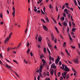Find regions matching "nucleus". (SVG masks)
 <instances>
[{"label": "nucleus", "instance_id": "obj_48", "mask_svg": "<svg viewBox=\"0 0 80 80\" xmlns=\"http://www.w3.org/2000/svg\"><path fill=\"white\" fill-rule=\"evenodd\" d=\"M0 17H1V18H2V17H3V16H2V13L1 15L0 13Z\"/></svg>", "mask_w": 80, "mask_h": 80}, {"label": "nucleus", "instance_id": "obj_12", "mask_svg": "<svg viewBox=\"0 0 80 80\" xmlns=\"http://www.w3.org/2000/svg\"><path fill=\"white\" fill-rule=\"evenodd\" d=\"M46 50L47 49H46V48H44L43 49L44 52V53H47V51H46Z\"/></svg>", "mask_w": 80, "mask_h": 80}, {"label": "nucleus", "instance_id": "obj_49", "mask_svg": "<svg viewBox=\"0 0 80 80\" xmlns=\"http://www.w3.org/2000/svg\"><path fill=\"white\" fill-rule=\"evenodd\" d=\"M67 32H69V28L68 27L67 30Z\"/></svg>", "mask_w": 80, "mask_h": 80}, {"label": "nucleus", "instance_id": "obj_53", "mask_svg": "<svg viewBox=\"0 0 80 80\" xmlns=\"http://www.w3.org/2000/svg\"><path fill=\"white\" fill-rule=\"evenodd\" d=\"M54 42H55V43H57V39H55L54 40Z\"/></svg>", "mask_w": 80, "mask_h": 80}, {"label": "nucleus", "instance_id": "obj_58", "mask_svg": "<svg viewBox=\"0 0 80 80\" xmlns=\"http://www.w3.org/2000/svg\"><path fill=\"white\" fill-rule=\"evenodd\" d=\"M40 58H43V55H41L40 56Z\"/></svg>", "mask_w": 80, "mask_h": 80}, {"label": "nucleus", "instance_id": "obj_62", "mask_svg": "<svg viewBox=\"0 0 80 80\" xmlns=\"http://www.w3.org/2000/svg\"><path fill=\"white\" fill-rule=\"evenodd\" d=\"M52 57H49V60H52Z\"/></svg>", "mask_w": 80, "mask_h": 80}, {"label": "nucleus", "instance_id": "obj_17", "mask_svg": "<svg viewBox=\"0 0 80 80\" xmlns=\"http://www.w3.org/2000/svg\"><path fill=\"white\" fill-rule=\"evenodd\" d=\"M71 16V14L69 13V14L68 15V17L69 18H70V16Z\"/></svg>", "mask_w": 80, "mask_h": 80}, {"label": "nucleus", "instance_id": "obj_60", "mask_svg": "<svg viewBox=\"0 0 80 80\" xmlns=\"http://www.w3.org/2000/svg\"><path fill=\"white\" fill-rule=\"evenodd\" d=\"M57 71V69H56L54 71V74L55 75H56V72Z\"/></svg>", "mask_w": 80, "mask_h": 80}, {"label": "nucleus", "instance_id": "obj_14", "mask_svg": "<svg viewBox=\"0 0 80 80\" xmlns=\"http://www.w3.org/2000/svg\"><path fill=\"white\" fill-rule=\"evenodd\" d=\"M41 20L42 22H43V23H46V22L45 21V20H44L43 19H41Z\"/></svg>", "mask_w": 80, "mask_h": 80}, {"label": "nucleus", "instance_id": "obj_45", "mask_svg": "<svg viewBox=\"0 0 80 80\" xmlns=\"http://www.w3.org/2000/svg\"><path fill=\"white\" fill-rule=\"evenodd\" d=\"M63 45H64V46L65 47H66V42H65L64 43Z\"/></svg>", "mask_w": 80, "mask_h": 80}, {"label": "nucleus", "instance_id": "obj_25", "mask_svg": "<svg viewBox=\"0 0 80 80\" xmlns=\"http://www.w3.org/2000/svg\"><path fill=\"white\" fill-rule=\"evenodd\" d=\"M47 76H48V77H49V72H48V71L47 72Z\"/></svg>", "mask_w": 80, "mask_h": 80}, {"label": "nucleus", "instance_id": "obj_11", "mask_svg": "<svg viewBox=\"0 0 80 80\" xmlns=\"http://www.w3.org/2000/svg\"><path fill=\"white\" fill-rule=\"evenodd\" d=\"M48 46L50 48H52V46L51 45H50V44L48 43Z\"/></svg>", "mask_w": 80, "mask_h": 80}, {"label": "nucleus", "instance_id": "obj_2", "mask_svg": "<svg viewBox=\"0 0 80 80\" xmlns=\"http://www.w3.org/2000/svg\"><path fill=\"white\" fill-rule=\"evenodd\" d=\"M54 72V70H53V69H52L50 71V74H51L52 75H53Z\"/></svg>", "mask_w": 80, "mask_h": 80}, {"label": "nucleus", "instance_id": "obj_36", "mask_svg": "<svg viewBox=\"0 0 80 80\" xmlns=\"http://www.w3.org/2000/svg\"><path fill=\"white\" fill-rule=\"evenodd\" d=\"M42 61L43 63H44V62H45V60H44V59H42Z\"/></svg>", "mask_w": 80, "mask_h": 80}, {"label": "nucleus", "instance_id": "obj_63", "mask_svg": "<svg viewBox=\"0 0 80 80\" xmlns=\"http://www.w3.org/2000/svg\"><path fill=\"white\" fill-rule=\"evenodd\" d=\"M67 77L66 79H68V78H69V76H66Z\"/></svg>", "mask_w": 80, "mask_h": 80}, {"label": "nucleus", "instance_id": "obj_55", "mask_svg": "<svg viewBox=\"0 0 80 80\" xmlns=\"http://www.w3.org/2000/svg\"><path fill=\"white\" fill-rule=\"evenodd\" d=\"M27 31H28V29H26L25 31V32L26 33H27Z\"/></svg>", "mask_w": 80, "mask_h": 80}, {"label": "nucleus", "instance_id": "obj_27", "mask_svg": "<svg viewBox=\"0 0 80 80\" xmlns=\"http://www.w3.org/2000/svg\"><path fill=\"white\" fill-rule=\"evenodd\" d=\"M52 20L53 21H54V22H55V23H57V21H56V20H55V19L54 18L52 19Z\"/></svg>", "mask_w": 80, "mask_h": 80}, {"label": "nucleus", "instance_id": "obj_30", "mask_svg": "<svg viewBox=\"0 0 80 80\" xmlns=\"http://www.w3.org/2000/svg\"><path fill=\"white\" fill-rule=\"evenodd\" d=\"M65 5H63L62 7V9L63 10L64 9V8H65Z\"/></svg>", "mask_w": 80, "mask_h": 80}, {"label": "nucleus", "instance_id": "obj_50", "mask_svg": "<svg viewBox=\"0 0 80 80\" xmlns=\"http://www.w3.org/2000/svg\"><path fill=\"white\" fill-rule=\"evenodd\" d=\"M60 68H61L62 70H64V68H63V67H60Z\"/></svg>", "mask_w": 80, "mask_h": 80}, {"label": "nucleus", "instance_id": "obj_35", "mask_svg": "<svg viewBox=\"0 0 80 80\" xmlns=\"http://www.w3.org/2000/svg\"><path fill=\"white\" fill-rule=\"evenodd\" d=\"M78 4L79 5V6H80V1H79V0H78Z\"/></svg>", "mask_w": 80, "mask_h": 80}, {"label": "nucleus", "instance_id": "obj_20", "mask_svg": "<svg viewBox=\"0 0 80 80\" xmlns=\"http://www.w3.org/2000/svg\"><path fill=\"white\" fill-rule=\"evenodd\" d=\"M58 62H59V61H58L57 59L55 61V63L56 64H58Z\"/></svg>", "mask_w": 80, "mask_h": 80}, {"label": "nucleus", "instance_id": "obj_47", "mask_svg": "<svg viewBox=\"0 0 80 80\" xmlns=\"http://www.w3.org/2000/svg\"><path fill=\"white\" fill-rule=\"evenodd\" d=\"M59 65H62V62L61 61H59Z\"/></svg>", "mask_w": 80, "mask_h": 80}, {"label": "nucleus", "instance_id": "obj_10", "mask_svg": "<svg viewBox=\"0 0 80 80\" xmlns=\"http://www.w3.org/2000/svg\"><path fill=\"white\" fill-rule=\"evenodd\" d=\"M54 28L55 30H56V32H57L58 33H59V32H58V30L57 28L56 27H55Z\"/></svg>", "mask_w": 80, "mask_h": 80}, {"label": "nucleus", "instance_id": "obj_52", "mask_svg": "<svg viewBox=\"0 0 80 80\" xmlns=\"http://www.w3.org/2000/svg\"><path fill=\"white\" fill-rule=\"evenodd\" d=\"M63 77H60V80H63Z\"/></svg>", "mask_w": 80, "mask_h": 80}, {"label": "nucleus", "instance_id": "obj_32", "mask_svg": "<svg viewBox=\"0 0 80 80\" xmlns=\"http://www.w3.org/2000/svg\"><path fill=\"white\" fill-rule=\"evenodd\" d=\"M43 65H41L40 66V68L41 69H42L43 68Z\"/></svg>", "mask_w": 80, "mask_h": 80}, {"label": "nucleus", "instance_id": "obj_29", "mask_svg": "<svg viewBox=\"0 0 80 80\" xmlns=\"http://www.w3.org/2000/svg\"><path fill=\"white\" fill-rule=\"evenodd\" d=\"M63 15L64 17H66V14L65 13H63Z\"/></svg>", "mask_w": 80, "mask_h": 80}, {"label": "nucleus", "instance_id": "obj_16", "mask_svg": "<svg viewBox=\"0 0 80 80\" xmlns=\"http://www.w3.org/2000/svg\"><path fill=\"white\" fill-rule=\"evenodd\" d=\"M55 65V64L54 63H53L52 65H51V68H53L54 67Z\"/></svg>", "mask_w": 80, "mask_h": 80}, {"label": "nucleus", "instance_id": "obj_46", "mask_svg": "<svg viewBox=\"0 0 80 80\" xmlns=\"http://www.w3.org/2000/svg\"><path fill=\"white\" fill-rule=\"evenodd\" d=\"M58 24H59V25H60V26L61 27H62V24H61V23H60V22H59V23H58Z\"/></svg>", "mask_w": 80, "mask_h": 80}, {"label": "nucleus", "instance_id": "obj_31", "mask_svg": "<svg viewBox=\"0 0 80 80\" xmlns=\"http://www.w3.org/2000/svg\"><path fill=\"white\" fill-rule=\"evenodd\" d=\"M32 53H33V52H31L30 53L31 57H32V56H33V54Z\"/></svg>", "mask_w": 80, "mask_h": 80}, {"label": "nucleus", "instance_id": "obj_8", "mask_svg": "<svg viewBox=\"0 0 80 80\" xmlns=\"http://www.w3.org/2000/svg\"><path fill=\"white\" fill-rule=\"evenodd\" d=\"M45 20L47 23L49 22V19H48V18L47 17H46Z\"/></svg>", "mask_w": 80, "mask_h": 80}, {"label": "nucleus", "instance_id": "obj_19", "mask_svg": "<svg viewBox=\"0 0 80 80\" xmlns=\"http://www.w3.org/2000/svg\"><path fill=\"white\" fill-rule=\"evenodd\" d=\"M76 29V28H73L72 29V32H75Z\"/></svg>", "mask_w": 80, "mask_h": 80}, {"label": "nucleus", "instance_id": "obj_56", "mask_svg": "<svg viewBox=\"0 0 80 80\" xmlns=\"http://www.w3.org/2000/svg\"><path fill=\"white\" fill-rule=\"evenodd\" d=\"M39 71H40L39 73H42V69H41L40 68Z\"/></svg>", "mask_w": 80, "mask_h": 80}, {"label": "nucleus", "instance_id": "obj_3", "mask_svg": "<svg viewBox=\"0 0 80 80\" xmlns=\"http://www.w3.org/2000/svg\"><path fill=\"white\" fill-rule=\"evenodd\" d=\"M9 37H7V38L5 40V41H4V43H7V42H8V40H9Z\"/></svg>", "mask_w": 80, "mask_h": 80}, {"label": "nucleus", "instance_id": "obj_13", "mask_svg": "<svg viewBox=\"0 0 80 80\" xmlns=\"http://www.w3.org/2000/svg\"><path fill=\"white\" fill-rule=\"evenodd\" d=\"M63 25L65 27H67V23L65 22H64Z\"/></svg>", "mask_w": 80, "mask_h": 80}, {"label": "nucleus", "instance_id": "obj_38", "mask_svg": "<svg viewBox=\"0 0 80 80\" xmlns=\"http://www.w3.org/2000/svg\"><path fill=\"white\" fill-rule=\"evenodd\" d=\"M12 10H13L14 13H15V8L14 7H13Z\"/></svg>", "mask_w": 80, "mask_h": 80}, {"label": "nucleus", "instance_id": "obj_34", "mask_svg": "<svg viewBox=\"0 0 80 80\" xmlns=\"http://www.w3.org/2000/svg\"><path fill=\"white\" fill-rule=\"evenodd\" d=\"M64 19H65V18H64V17H62L61 18L62 20L63 21L64 20Z\"/></svg>", "mask_w": 80, "mask_h": 80}, {"label": "nucleus", "instance_id": "obj_44", "mask_svg": "<svg viewBox=\"0 0 80 80\" xmlns=\"http://www.w3.org/2000/svg\"><path fill=\"white\" fill-rule=\"evenodd\" d=\"M64 12H67V9H65L64 10Z\"/></svg>", "mask_w": 80, "mask_h": 80}, {"label": "nucleus", "instance_id": "obj_1", "mask_svg": "<svg viewBox=\"0 0 80 80\" xmlns=\"http://www.w3.org/2000/svg\"><path fill=\"white\" fill-rule=\"evenodd\" d=\"M43 28L46 31H48V29L47 27L45 26L44 25H42Z\"/></svg>", "mask_w": 80, "mask_h": 80}, {"label": "nucleus", "instance_id": "obj_21", "mask_svg": "<svg viewBox=\"0 0 80 80\" xmlns=\"http://www.w3.org/2000/svg\"><path fill=\"white\" fill-rule=\"evenodd\" d=\"M12 35V33H11L9 35V39H10V38H11V35Z\"/></svg>", "mask_w": 80, "mask_h": 80}, {"label": "nucleus", "instance_id": "obj_61", "mask_svg": "<svg viewBox=\"0 0 80 80\" xmlns=\"http://www.w3.org/2000/svg\"><path fill=\"white\" fill-rule=\"evenodd\" d=\"M36 72H37V73H38L39 72V70L38 69H37Z\"/></svg>", "mask_w": 80, "mask_h": 80}, {"label": "nucleus", "instance_id": "obj_24", "mask_svg": "<svg viewBox=\"0 0 80 80\" xmlns=\"http://www.w3.org/2000/svg\"><path fill=\"white\" fill-rule=\"evenodd\" d=\"M47 51L49 53H51L50 52V50H49V49L48 48H47Z\"/></svg>", "mask_w": 80, "mask_h": 80}, {"label": "nucleus", "instance_id": "obj_9", "mask_svg": "<svg viewBox=\"0 0 80 80\" xmlns=\"http://www.w3.org/2000/svg\"><path fill=\"white\" fill-rule=\"evenodd\" d=\"M67 73H68L66 71H65L63 73V74L65 77H66V76L67 75Z\"/></svg>", "mask_w": 80, "mask_h": 80}, {"label": "nucleus", "instance_id": "obj_54", "mask_svg": "<svg viewBox=\"0 0 80 80\" xmlns=\"http://www.w3.org/2000/svg\"><path fill=\"white\" fill-rule=\"evenodd\" d=\"M65 5H66L67 6H68V3L66 2L65 4Z\"/></svg>", "mask_w": 80, "mask_h": 80}, {"label": "nucleus", "instance_id": "obj_40", "mask_svg": "<svg viewBox=\"0 0 80 80\" xmlns=\"http://www.w3.org/2000/svg\"><path fill=\"white\" fill-rule=\"evenodd\" d=\"M56 10L57 11V12H58V8L57 7V6H56Z\"/></svg>", "mask_w": 80, "mask_h": 80}, {"label": "nucleus", "instance_id": "obj_28", "mask_svg": "<svg viewBox=\"0 0 80 80\" xmlns=\"http://www.w3.org/2000/svg\"><path fill=\"white\" fill-rule=\"evenodd\" d=\"M39 74H40V76L42 77V78H43V76L42 75V74H41V72H39Z\"/></svg>", "mask_w": 80, "mask_h": 80}, {"label": "nucleus", "instance_id": "obj_51", "mask_svg": "<svg viewBox=\"0 0 80 80\" xmlns=\"http://www.w3.org/2000/svg\"><path fill=\"white\" fill-rule=\"evenodd\" d=\"M37 38H38V34H37L36 37H35V39H36V40H37Z\"/></svg>", "mask_w": 80, "mask_h": 80}, {"label": "nucleus", "instance_id": "obj_41", "mask_svg": "<svg viewBox=\"0 0 80 80\" xmlns=\"http://www.w3.org/2000/svg\"><path fill=\"white\" fill-rule=\"evenodd\" d=\"M12 15H13V17H15V12H14V11L12 12Z\"/></svg>", "mask_w": 80, "mask_h": 80}, {"label": "nucleus", "instance_id": "obj_5", "mask_svg": "<svg viewBox=\"0 0 80 80\" xmlns=\"http://www.w3.org/2000/svg\"><path fill=\"white\" fill-rule=\"evenodd\" d=\"M42 39V37H41L40 36H39V37L38 38V40L39 42H41Z\"/></svg>", "mask_w": 80, "mask_h": 80}, {"label": "nucleus", "instance_id": "obj_15", "mask_svg": "<svg viewBox=\"0 0 80 80\" xmlns=\"http://www.w3.org/2000/svg\"><path fill=\"white\" fill-rule=\"evenodd\" d=\"M74 2L75 5H76L77 6H78V4H77V2L76 0H74Z\"/></svg>", "mask_w": 80, "mask_h": 80}, {"label": "nucleus", "instance_id": "obj_59", "mask_svg": "<svg viewBox=\"0 0 80 80\" xmlns=\"http://www.w3.org/2000/svg\"><path fill=\"white\" fill-rule=\"evenodd\" d=\"M54 37H52V41H53V40H54Z\"/></svg>", "mask_w": 80, "mask_h": 80}, {"label": "nucleus", "instance_id": "obj_57", "mask_svg": "<svg viewBox=\"0 0 80 80\" xmlns=\"http://www.w3.org/2000/svg\"><path fill=\"white\" fill-rule=\"evenodd\" d=\"M65 51L66 52V53H67L68 52V50H67V49H65Z\"/></svg>", "mask_w": 80, "mask_h": 80}, {"label": "nucleus", "instance_id": "obj_43", "mask_svg": "<svg viewBox=\"0 0 80 80\" xmlns=\"http://www.w3.org/2000/svg\"><path fill=\"white\" fill-rule=\"evenodd\" d=\"M27 46V47H29V46H30V44H29V42H28Z\"/></svg>", "mask_w": 80, "mask_h": 80}, {"label": "nucleus", "instance_id": "obj_6", "mask_svg": "<svg viewBox=\"0 0 80 80\" xmlns=\"http://www.w3.org/2000/svg\"><path fill=\"white\" fill-rule=\"evenodd\" d=\"M5 66H6V67L8 68H9V69H10V68H11V67H12L11 66H8V64H7L5 65Z\"/></svg>", "mask_w": 80, "mask_h": 80}, {"label": "nucleus", "instance_id": "obj_33", "mask_svg": "<svg viewBox=\"0 0 80 80\" xmlns=\"http://www.w3.org/2000/svg\"><path fill=\"white\" fill-rule=\"evenodd\" d=\"M59 17H60V14H58V16L57 19V20H59Z\"/></svg>", "mask_w": 80, "mask_h": 80}, {"label": "nucleus", "instance_id": "obj_22", "mask_svg": "<svg viewBox=\"0 0 80 80\" xmlns=\"http://www.w3.org/2000/svg\"><path fill=\"white\" fill-rule=\"evenodd\" d=\"M30 52V49L28 48V50L27 51V53L28 54L29 53V52Z\"/></svg>", "mask_w": 80, "mask_h": 80}, {"label": "nucleus", "instance_id": "obj_4", "mask_svg": "<svg viewBox=\"0 0 80 80\" xmlns=\"http://www.w3.org/2000/svg\"><path fill=\"white\" fill-rule=\"evenodd\" d=\"M74 62L75 63H77V64H78L79 62H78V59L77 58L76 60H74Z\"/></svg>", "mask_w": 80, "mask_h": 80}, {"label": "nucleus", "instance_id": "obj_39", "mask_svg": "<svg viewBox=\"0 0 80 80\" xmlns=\"http://www.w3.org/2000/svg\"><path fill=\"white\" fill-rule=\"evenodd\" d=\"M24 61L25 63H28V62L26 61V60H25V59H24Z\"/></svg>", "mask_w": 80, "mask_h": 80}, {"label": "nucleus", "instance_id": "obj_37", "mask_svg": "<svg viewBox=\"0 0 80 80\" xmlns=\"http://www.w3.org/2000/svg\"><path fill=\"white\" fill-rule=\"evenodd\" d=\"M6 60L7 61V62H9V63H11V62H10L9 60H8V59H6Z\"/></svg>", "mask_w": 80, "mask_h": 80}, {"label": "nucleus", "instance_id": "obj_64", "mask_svg": "<svg viewBox=\"0 0 80 80\" xmlns=\"http://www.w3.org/2000/svg\"><path fill=\"white\" fill-rule=\"evenodd\" d=\"M50 80V78H46L45 80Z\"/></svg>", "mask_w": 80, "mask_h": 80}, {"label": "nucleus", "instance_id": "obj_18", "mask_svg": "<svg viewBox=\"0 0 80 80\" xmlns=\"http://www.w3.org/2000/svg\"><path fill=\"white\" fill-rule=\"evenodd\" d=\"M56 60H58V61H60V58L59 56H58V58Z\"/></svg>", "mask_w": 80, "mask_h": 80}, {"label": "nucleus", "instance_id": "obj_26", "mask_svg": "<svg viewBox=\"0 0 80 80\" xmlns=\"http://www.w3.org/2000/svg\"><path fill=\"white\" fill-rule=\"evenodd\" d=\"M49 8H50V9H52V4H50V5L49 6Z\"/></svg>", "mask_w": 80, "mask_h": 80}, {"label": "nucleus", "instance_id": "obj_23", "mask_svg": "<svg viewBox=\"0 0 80 80\" xmlns=\"http://www.w3.org/2000/svg\"><path fill=\"white\" fill-rule=\"evenodd\" d=\"M69 26L71 27V26H72V24L71 23V22H70V21L69 22Z\"/></svg>", "mask_w": 80, "mask_h": 80}, {"label": "nucleus", "instance_id": "obj_7", "mask_svg": "<svg viewBox=\"0 0 80 80\" xmlns=\"http://www.w3.org/2000/svg\"><path fill=\"white\" fill-rule=\"evenodd\" d=\"M64 71H66V72H69L70 71V69L68 68H66V69H64Z\"/></svg>", "mask_w": 80, "mask_h": 80}, {"label": "nucleus", "instance_id": "obj_42", "mask_svg": "<svg viewBox=\"0 0 80 80\" xmlns=\"http://www.w3.org/2000/svg\"><path fill=\"white\" fill-rule=\"evenodd\" d=\"M69 37V39H70V40L72 41V37H71V36H70Z\"/></svg>", "mask_w": 80, "mask_h": 80}]
</instances>
